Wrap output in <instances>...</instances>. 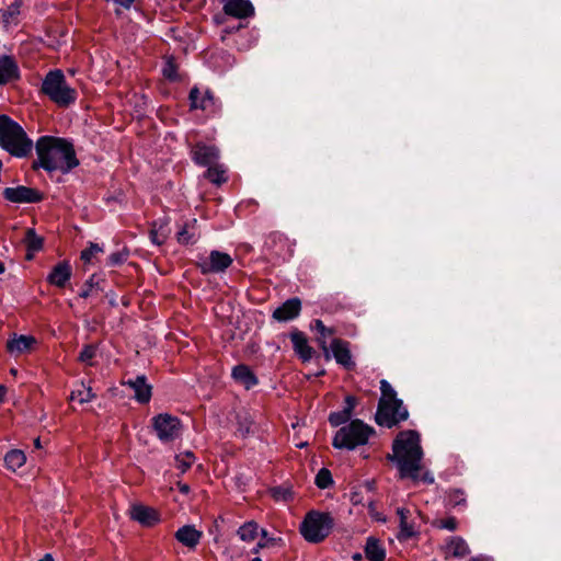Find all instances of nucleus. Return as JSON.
<instances>
[{
  "label": "nucleus",
  "mask_w": 561,
  "mask_h": 561,
  "mask_svg": "<svg viewBox=\"0 0 561 561\" xmlns=\"http://www.w3.org/2000/svg\"><path fill=\"white\" fill-rule=\"evenodd\" d=\"M387 459L394 462L399 479H410L413 483L433 484L434 477L422 463L423 449L420 434L413 430L401 431L392 443V454Z\"/></svg>",
  "instance_id": "obj_1"
},
{
  "label": "nucleus",
  "mask_w": 561,
  "mask_h": 561,
  "mask_svg": "<svg viewBox=\"0 0 561 561\" xmlns=\"http://www.w3.org/2000/svg\"><path fill=\"white\" fill-rule=\"evenodd\" d=\"M36 159L32 162V170H44L48 174L60 172L68 174L79 167L80 161L73 144L67 138L56 136H41L35 142Z\"/></svg>",
  "instance_id": "obj_2"
},
{
  "label": "nucleus",
  "mask_w": 561,
  "mask_h": 561,
  "mask_svg": "<svg viewBox=\"0 0 561 561\" xmlns=\"http://www.w3.org/2000/svg\"><path fill=\"white\" fill-rule=\"evenodd\" d=\"M35 144L24 128L10 116L0 115V147L14 158L28 157Z\"/></svg>",
  "instance_id": "obj_3"
},
{
  "label": "nucleus",
  "mask_w": 561,
  "mask_h": 561,
  "mask_svg": "<svg viewBox=\"0 0 561 561\" xmlns=\"http://www.w3.org/2000/svg\"><path fill=\"white\" fill-rule=\"evenodd\" d=\"M381 397L378 402L375 421L378 425L391 428L409 417V412L396 390L387 380L380 381Z\"/></svg>",
  "instance_id": "obj_4"
},
{
  "label": "nucleus",
  "mask_w": 561,
  "mask_h": 561,
  "mask_svg": "<svg viewBox=\"0 0 561 561\" xmlns=\"http://www.w3.org/2000/svg\"><path fill=\"white\" fill-rule=\"evenodd\" d=\"M39 92L59 107H68L77 101L78 93L66 80L60 69L49 70L43 81Z\"/></svg>",
  "instance_id": "obj_5"
},
{
  "label": "nucleus",
  "mask_w": 561,
  "mask_h": 561,
  "mask_svg": "<svg viewBox=\"0 0 561 561\" xmlns=\"http://www.w3.org/2000/svg\"><path fill=\"white\" fill-rule=\"evenodd\" d=\"M374 434V427L359 419H355L336 431L332 439V446L336 449L354 450L366 445Z\"/></svg>",
  "instance_id": "obj_6"
},
{
  "label": "nucleus",
  "mask_w": 561,
  "mask_h": 561,
  "mask_svg": "<svg viewBox=\"0 0 561 561\" xmlns=\"http://www.w3.org/2000/svg\"><path fill=\"white\" fill-rule=\"evenodd\" d=\"M333 525L330 513L310 511L301 522L299 531L306 541L320 543L331 534Z\"/></svg>",
  "instance_id": "obj_7"
},
{
  "label": "nucleus",
  "mask_w": 561,
  "mask_h": 561,
  "mask_svg": "<svg viewBox=\"0 0 561 561\" xmlns=\"http://www.w3.org/2000/svg\"><path fill=\"white\" fill-rule=\"evenodd\" d=\"M230 254L218 250H213L209 256H201L196 262L197 268L203 275L219 274L226 272L232 264Z\"/></svg>",
  "instance_id": "obj_8"
},
{
  "label": "nucleus",
  "mask_w": 561,
  "mask_h": 561,
  "mask_svg": "<svg viewBox=\"0 0 561 561\" xmlns=\"http://www.w3.org/2000/svg\"><path fill=\"white\" fill-rule=\"evenodd\" d=\"M152 427L160 440L172 442L180 434L181 421L169 413H160L152 417Z\"/></svg>",
  "instance_id": "obj_9"
},
{
  "label": "nucleus",
  "mask_w": 561,
  "mask_h": 561,
  "mask_svg": "<svg viewBox=\"0 0 561 561\" xmlns=\"http://www.w3.org/2000/svg\"><path fill=\"white\" fill-rule=\"evenodd\" d=\"M3 197L11 203L33 204L42 202L45 196L37 188L19 185L16 187H7L3 191Z\"/></svg>",
  "instance_id": "obj_10"
},
{
  "label": "nucleus",
  "mask_w": 561,
  "mask_h": 561,
  "mask_svg": "<svg viewBox=\"0 0 561 561\" xmlns=\"http://www.w3.org/2000/svg\"><path fill=\"white\" fill-rule=\"evenodd\" d=\"M415 514L416 512L407 507L397 508V515L399 517V531L397 534V539L399 541H407L419 535Z\"/></svg>",
  "instance_id": "obj_11"
},
{
  "label": "nucleus",
  "mask_w": 561,
  "mask_h": 561,
  "mask_svg": "<svg viewBox=\"0 0 561 561\" xmlns=\"http://www.w3.org/2000/svg\"><path fill=\"white\" fill-rule=\"evenodd\" d=\"M190 153L193 162L201 167H208L216 163L219 159V149L214 145H207L203 141L192 146Z\"/></svg>",
  "instance_id": "obj_12"
},
{
  "label": "nucleus",
  "mask_w": 561,
  "mask_h": 561,
  "mask_svg": "<svg viewBox=\"0 0 561 561\" xmlns=\"http://www.w3.org/2000/svg\"><path fill=\"white\" fill-rule=\"evenodd\" d=\"M36 345L35 336L13 333L5 343V350L10 355L18 357L31 353Z\"/></svg>",
  "instance_id": "obj_13"
},
{
  "label": "nucleus",
  "mask_w": 561,
  "mask_h": 561,
  "mask_svg": "<svg viewBox=\"0 0 561 561\" xmlns=\"http://www.w3.org/2000/svg\"><path fill=\"white\" fill-rule=\"evenodd\" d=\"M129 516L144 527H153L160 523V513L150 506L144 504H134L130 507Z\"/></svg>",
  "instance_id": "obj_14"
},
{
  "label": "nucleus",
  "mask_w": 561,
  "mask_h": 561,
  "mask_svg": "<svg viewBox=\"0 0 561 561\" xmlns=\"http://www.w3.org/2000/svg\"><path fill=\"white\" fill-rule=\"evenodd\" d=\"M334 359L346 370L355 368V362L352 358L350 342L342 339H334L330 345Z\"/></svg>",
  "instance_id": "obj_15"
},
{
  "label": "nucleus",
  "mask_w": 561,
  "mask_h": 561,
  "mask_svg": "<svg viewBox=\"0 0 561 561\" xmlns=\"http://www.w3.org/2000/svg\"><path fill=\"white\" fill-rule=\"evenodd\" d=\"M188 99L192 110L214 112L216 108L215 96L209 90L203 92L197 87H194L190 91Z\"/></svg>",
  "instance_id": "obj_16"
},
{
  "label": "nucleus",
  "mask_w": 561,
  "mask_h": 561,
  "mask_svg": "<svg viewBox=\"0 0 561 561\" xmlns=\"http://www.w3.org/2000/svg\"><path fill=\"white\" fill-rule=\"evenodd\" d=\"M123 386H128L134 390V398L137 402L141 404H146L151 400L152 397V387L147 382V377L145 375H139L135 379H129L127 381H121Z\"/></svg>",
  "instance_id": "obj_17"
},
{
  "label": "nucleus",
  "mask_w": 561,
  "mask_h": 561,
  "mask_svg": "<svg viewBox=\"0 0 561 561\" xmlns=\"http://www.w3.org/2000/svg\"><path fill=\"white\" fill-rule=\"evenodd\" d=\"M21 78V71L15 58L11 55H0V85H5Z\"/></svg>",
  "instance_id": "obj_18"
},
{
  "label": "nucleus",
  "mask_w": 561,
  "mask_h": 561,
  "mask_svg": "<svg viewBox=\"0 0 561 561\" xmlns=\"http://www.w3.org/2000/svg\"><path fill=\"white\" fill-rule=\"evenodd\" d=\"M72 276V267L68 261H60L47 275V283L58 288H65Z\"/></svg>",
  "instance_id": "obj_19"
},
{
  "label": "nucleus",
  "mask_w": 561,
  "mask_h": 561,
  "mask_svg": "<svg viewBox=\"0 0 561 561\" xmlns=\"http://www.w3.org/2000/svg\"><path fill=\"white\" fill-rule=\"evenodd\" d=\"M174 538L187 549L195 550L203 538V531L194 525H184L175 531Z\"/></svg>",
  "instance_id": "obj_20"
},
{
  "label": "nucleus",
  "mask_w": 561,
  "mask_h": 561,
  "mask_svg": "<svg viewBox=\"0 0 561 561\" xmlns=\"http://www.w3.org/2000/svg\"><path fill=\"white\" fill-rule=\"evenodd\" d=\"M301 301L299 298H290L273 311V318L279 322L294 320L300 314Z\"/></svg>",
  "instance_id": "obj_21"
},
{
  "label": "nucleus",
  "mask_w": 561,
  "mask_h": 561,
  "mask_svg": "<svg viewBox=\"0 0 561 561\" xmlns=\"http://www.w3.org/2000/svg\"><path fill=\"white\" fill-rule=\"evenodd\" d=\"M224 11L227 15L237 19H247L254 14V8L250 0H226Z\"/></svg>",
  "instance_id": "obj_22"
},
{
  "label": "nucleus",
  "mask_w": 561,
  "mask_h": 561,
  "mask_svg": "<svg viewBox=\"0 0 561 561\" xmlns=\"http://www.w3.org/2000/svg\"><path fill=\"white\" fill-rule=\"evenodd\" d=\"M290 341L295 353L304 363L312 358L313 348L309 345L308 339L304 332L294 330L290 333Z\"/></svg>",
  "instance_id": "obj_23"
},
{
  "label": "nucleus",
  "mask_w": 561,
  "mask_h": 561,
  "mask_svg": "<svg viewBox=\"0 0 561 561\" xmlns=\"http://www.w3.org/2000/svg\"><path fill=\"white\" fill-rule=\"evenodd\" d=\"M206 168L207 170L204 172V178L211 184L219 187L228 182V170L225 164L218 163L217 161Z\"/></svg>",
  "instance_id": "obj_24"
},
{
  "label": "nucleus",
  "mask_w": 561,
  "mask_h": 561,
  "mask_svg": "<svg viewBox=\"0 0 561 561\" xmlns=\"http://www.w3.org/2000/svg\"><path fill=\"white\" fill-rule=\"evenodd\" d=\"M232 378L243 385L245 389H251L257 385L259 380L255 374L250 369L249 366L240 364L233 367Z\"/></svg>",
  "instance_id": "obj_25"
},
{
  "label": "nucleus",
  "mask_w": 561,
  "mask_h": 561,
  "mask_svg": "<svg viewBox=\"0 0 561 561\" xmlns=\"http://www.w3.org/2000/svg\"><path fill=\"white\" fill-rule=\"evenodd\" d=\"M365 557L368 561H385L386 550L379 539L368 537L365 545Z\"/></svg>",
  "instance_id": "obj_26"
},
{
  "label": "nucleus",
  "mask_w": 561,
  "mask_h": 561,
  "mask_svg": "<svg viewBox=\"0 0 561 561\" xmlns=\"http://www.w3.org/2000/svg\"><path fill=\"white\" fill-rule=\"evenodd\" d=\"M197 219L193 218L186 221L176 233V240L180 244L188 245L197 241L196 236Z\"/></svg>",
  "instance_id": "obj_27"
},
{
  "label": "nucleus",
  "mask_w": 561,
  "mask_h": 561,
  "mask_svg": "<svg viewBox=\"0 0 561 561\" xmlns=\"http://www.w3.org/2000/svg\"><path fill=\"white\" fill-rule=\"evenodd\" d=\"M24 243L27 250L26 259L32 260L35 252H38L43 249L44 239L39 237L34 229L30 228L26 230L24 237Z\"/></svg>",
  "instance_id": "obj_28"
},
{
  "label": "nucleus",
  "mask_w": 561,
  "mask_h": 561,
  "mask_svg": "<svg viewBox=\"0 0 561 561\" xmlns=\"http://www.w3.org/2000/svg\"><path fill=\"white\" fill-rule=\"evenodd\" d=\"M311 329L317 331V333L319 334V336H318L319 345L321 346V348L323 351L327 352L328 351L327 340L330 336L335 334V329L327 327L323 323V321L320 320V319H316V320L312 321Z\"/></svg>",
  "instance_id": "obj_29"
},
{
  "label": "nucleus",
  "mask_w": 561,
  "mask_h": 561,
  "mask_svg": "<svg viewBox=\"0 0 561 561\" xmlns=\"http://www.w3.org/2000/svg\"><path fill=\"white\" fill-rule=\"evenodd\" d=\"M26 462V456L21 449H11L4 456V465L7 469L16 471Z\"/></svg>",
  "instance_id": "obj_30"
},
{
  "label": "nucleus",
  "mask_w": 561,
  "mask_h": 561,
  "mask_svg": "<svg viewBox=\"0 0 561 561\" xmlns=\"http://www.w3.org/2000/svg\"><path fill=\"white\" fill-rule=\"evenodd\" d=\"M259 524L254 520H249L242 524L238 530L237 535L244 542H252L260 534Z\"/></svg>",
  "instance_id": "obj_31"
},
{
  "label": "nucleus",
  "mask_w": 561,
  "mask_h": 561,
  "mask_svg": "<svg viewBox=\"0 0 561 561\" xmlns=\"http://www.w3.org/2000/svg\"><path fill=\"white\" fill-rule=\"evenodd\" d=\"M95 398V393L93 392L90 386H87L84 382H81L76 389H73L70 393V400L77 401L80 404L91 402Z\"/></svg>",
  "instance_id": "obj_32"
},
{
  "label": "nucleus",
  "mask_w": 561,
  "mask_h": 561,
  "mask_svg": "<svg viewBox=\"0 0 561 561\" xmlns=\"http://www.w3.org/2000/svg\"><path fill=\"white\" fill-rule=\"evenodd\" d=\"M261 538L255 545V547L252 549V553L257 554L262 549L275 547V546H283V539L276 538V537H270L266 529H261L260 531Z\"/></svg>",
  "instance_id": "obj_33"
},
{
  "label": "nucleus",
  "mask_w": 561,
  "mask_h": 561,
  "mask_svg": "<svg viewBox=\"0 0 561 561\" xmlns=\"http://www.w3.org/2000/svg\"><path fill=\"white\" fill-rule=\"evenodd\" d=\"M21 4L15 1L11 3L7 9L1 11V20L5 27L18 24V16L20 14Z\"/></svg>",
  "instance_id": "obj_34"
},
{
  "label": "nucleus",
  "mask_w": 561,
  "mask_h": 561,
  "mask_svg": "<svg viewBox=\"0 0 561 561\" xmlns=\"http://www.w3.org/2000/svg\"><path fill=\"white\" fill-rule=\"evenodd\" d=\"M448 551L457 558H463L470 553L467 542L461 537H454L448 542Z\"/></svg>",
  "instance_id": "obj_35"
},
{
  "label": "nucleus",
  "mask_w": 561,
  "mask_h": 561,
  "mask_svg": "<svg viewBox=\"0 0 561 561\" xmlns=\"http://www.w3.org/2000/svg\"><path fill=\"white\" fill-rule=\"evenodd\" d=\"M196 457L192 451H184L175 456V467L181 473H185L195 462Z\"/></svg>",
  "instance_id": "obj_36"
},
{
  "label": "nucleus",
  "mask_w": 561,
  "mask_h": 561,
  "mask_svg": "<svg viewBox=\"0 0 561 561\" xmlns=\"http://www.w3.org/2000/svg\"><path fill=\"white\" fill-rule=\"evenodd\" d=\"M96 354H98V346L94 344H87L81 350L78 360L80 363L84 364L85 366L92 367L95 365L94 358L96 357Z\"/></svg>",
  "instance_id": "obj_37"
},
{
  "label": "nucleus",
  "mask_w": 561,
  "mask_h": 561,
  "mask_svg": "<svg viewBox=\"0 0 561 561\" xmlns=\"http://www.w3.org/2000/svg\"><path fill=\"white\" fill-rule=\"evenodd\" d=\"M162 75L165 79L169 81H179L180 76L178 72V65L175 62V59L173 57H168L164 61V66L162 69Z\"/></svg>",
  "instance_id": "obj_38"
},
{
  "label": "nucleus",
  "mask_w": 561,
  "mask_h": 561,
  "mask_svg": "<svg viewBox=\"0 0 561 561\" xmlns=\"http://www.w3.org/2000/svg\"><path fill=\"white\" fill-rule=\"evenodd\" d=\"M351 417L352 415L342 409L341 411L331 412L329 415V422L333 427L341 425L344 426L352 421Z\"/></svg>",
  "instance_id": "obj_39"
},
{
  "label": "nucleus",
  "mask_w": 561,
  "mask_h": 561,
  "mask_svg": "<svg viewBox=\"0 0 561 561\" xmlns=\"http://www.w3.org/2000/svg\"><path fill=\"white\" fill-rule=\"evenodd\" d=\"M314 483L319 489H327L332 485L333 479L330 470L327 468L320 469L316 476Z\"/></svg>",
  "instance_id": "obj_40"
},
{
  "label": "nucleus",
  "mask_w": 561,
  "mask_h": 561,
  "mask_svg": "<svg viewBox=\"0 0 561 561\" xmlns=\"http://www.w3.org/2000/svg\"><path fill=\"white\" fill-rule=\"evenodd\" d=\"M448 504L453 507L466 504V494L461 489H451L447 493Z\"/></svg>",
  "instance_id": "obj_41"
},
{
  "label": "nucleus",
  "mask_w": 561,
  "mask_h": 561,
  "mask_svg": "<svg viewBox=\"0 0 561 561\" xmlns=\"http://www.w3.org/2000/svg\"><path fill=\"white\" fill-rule=\"evenodd\" d=\"M103 252V249L98 243H90L88 248L81 251L80 259L84 264H90L92 259Z\"/></svg>",
  "instance_id": "obj_42"
},
{
  "label": "nucleus",
  "mask_w": 561,
  "mask_h": 561,
  "mask_svg": "<svg viewBox=\"0 0 561 561\" xmlns=\"http://www.w3.org/2000/svg\"><path fill=\"white\" fill-rule=\"evenodd\" d=\"M434 526L439 529H446L449 531H455L458 527V520L454 516H448L445 518L436 519L434 522Z\"/></svg>",
  "instance_id": "obj_43"
},
{
  "label": "nucleus",
  "mask_w": 561,
  "mask_h": 561,
  "mask_svg": "<svg viewBox=\"0 0 561 561\" xmlns=\"http://www.w3.org/2000/svg\"><path fill=\"white\" fill-rule=\"evenodd\" d=\"M358 404V400L355 396L348 394L344 399L343 410L346 411L350 415H353L354 409Z\"/></svg>",
  "instance_id": "obj_44"
},
{
  "label": "nucleus",
  "mask_w": 561,
  "mask_h": 561,
  "mask_svg": "<svg viewBox=\"0 0 561 561\" xmlns=\"http://www.w3.org/2000/svg\"><path fill=\"white\" fill-rule=\"evenodd\" d=\"M126 256L127 255L122 252H114V253L110 254V256L107 259L108 265H111V266L119 265L126 260Z\"/></svg>",
  "instance_id": "obj_45"
},
{
  "label": "nucleus",
  "mask_w": 561,
  "mask_h": 561,
  "mask_svg": "<svg viewBox=\"0 0 561 561\" xmlns=\"http://www.w3.org/2000/svg\"><path fill=\"white\" fill-rule=\"evenodd\" d=\"M94 277L95 275H92L84 284V288L81 290V293L79 294V296L81 298H88L92 295V290H93V287H94Z\"/></svg>",
  "instance_id": "obj_46"
},
{
  "label": "nucleus",
  "mask_w": 561,
  "mask_h": 561,
  "mask_svg": "<svg viewBox=\"0 0 561 561\" xmlns=\"http://www.w3.org/2000/svg\"><path fill=\"white\" fill-rule=\"evenodd\" d=\"M178 489L182 494H188L190 493V486L186 483L178 482Z\"/></svg>",
  "instance_id": "obj_47"
},
{
  "label": "nucleus",
  "mask_w": 561,
  "mask_h": 561,
  "mask_svg": "<svg viewBox=\"0 0 561 561\" xmlns=\"http://www.w3.org/2000/svg\"><path fill=\"white\" fill-rule=\"evenodd\" d=\"M238 432L240 433V435L242 437L247 436L250 432V425H245L243 426L242 424H240L239 428H238Z\"/></svg>",
  "instance_id": "obj_48"
},
{
  "label": "nucleus",
  "mask_w": 561,
  "mask_h": 561,
  "mask_svg": "<svg viewBox=\"0 0 561 561\" xmlns=\"http://www.w3.org/2000/svg\"><path fill=\"white\" fill-rule=\"evenodd\" d=\"M7 394V388L3 385H0V404L4 401Z\"/></svg>",
  "instance_id": "obj_49"
},
{
  "label": "nucleus",
  "mask_w": 561,
  "mask_h": 561,
  "mask_svg": "<svg viewBox=\"0 0 561 561\" xmlns=\"http://www.w3.org/2000/svg\"><path fill=\"white\" fill-rule=\"evenodd\" d=\"M271 240L273 242L279 241V242L286 243V239H284L282 236H277V234L271 236Z\"/></svg>",
  "instance_id": "obj_50"
},
{
  "label": "nucleus",
  "mask_w": 561,
  "mask_h": 561,
  "mask_svg": "<svg viewBox=\"0 0 561 561\" xmlns=\"http://www.w3.org/2000/svg\"><path fill=\"white\" fill-rule=\"evenodd\" d=\"M38 561H54L53 557L50 554H45L42 559Z\"/></svg>",
  "instance_id": "obj_51"
},
{
  "label": "nucleus",
  "mask_w": 561,
  "mask_h": 561,
  "mask_svg": "<svg viewBox=\"0 0 561 561\" xmlns=\"http://www.w3.org/2000/svg\"><path fill=\"white\" fill-rule=\"evenodd\" d=\"M353 560H354V561H360V560H362V554H360V553H358V552H357V553H355V554L353 556Z\"/></svg>",
  "instance_id": "obj_52"
},
{
  "label": "nucleus",
  "mask_w": 561,
  "mask_h": 561,
  "mask_svg": "<svg viewBox=\"0 0 561 561\" xmlns=\"http://www.w3.org/2000/svg\"><path fill=\"white\" fill-rule=\"evenodd\" d=\"M5 271V266L3 264V262L0 260V274H3Z\"/></svg>",
  "instance_id": "obj_53"
},
{
  "label": "nucleus",
  "mask_w": 561,
  "mask_h": 561,
  "mask_svg": "<svg viewBox=\"0 0 561 561\" xmlns=\"http://www.w3.org/2000/svg\"><path fill=\"white\" fill-rule=\"evenodd\" d=\"M34 445L36 448H39L41 447V439L39 437H37L35 440H34Z\"/></svg>",
  "instance_id": "obj_54"
},
{
  "label": "nucleus",
  "mask_w": 561,
  "mask_h": 561,
  "mask_svg": "<svg viewBox=\"0 0 561 561\" xmlns=\"http://www.w3.org/2000/svg\"><path fill=\"white\" fill-rule=\"evenodd\" d=\"M251 561H262V559L260 557H254Z\"/></svg>",
  "instance_id": "obj_55"
},
{
  "label": "nucleus",
  "mask_w": 561,
  "mask_h": 561,
  "mask_svg": "<svg viewBox=\"0 0 561 561\" xmlns=\"http://www.w3.org/2000/svg\"><path fill=\"white\" fill-rule=\"evenodd\" d=\"M150 237H151V239H153L154 237H157V233L154 231H151Z\"/></svg>",
  "instance_id": "obj_56"
},
{
  "label": "nucleus",
  "mask_w": 561,
  "mask_h": 561,
  "mask_svg": "<svg viewBox=\"0 0 561 561\" xmlns=\"http://www.w3.org/2000/svg\"><path fill=\"white\" fill-rule=\"evenodd\" d=\"M153 242L160 244L161 242L157 241L158 240V237H154L153 239H151Z\"/></svg>",
  "instance_id": "obj_57"
}]
</instances>
